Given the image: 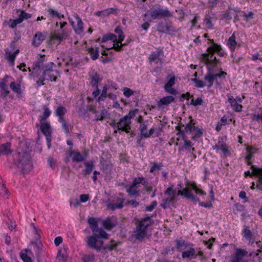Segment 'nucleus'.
<instances>
[{
  "mask_svg": "<svg viewBox=\"0 0 262 262\" xmlns=\"http://www.w3.org/2000/svg\"><path fill=\"white\" fill-rule=\"evenodd\" d=\"M153 222L151 217L149 216L137 221L136 230L134 231L133 234L135 238L138 240H142L147 234V228L150 226Z\"/></svg>",
  "mask_w": 262,
  "mask_h": 262,
  "instance_id": "1",
  "label": "nucleus"
},
{
  "mask_svg": "<svg viewBox=\"0 0 262 262\" xmlns=\"http://www.w3.org/2000/svg\"><path fill=\"white\" fill-rule=\"evenodd\" d=\"M86 244L88 246L97 251H100L101 249L112 250L117 246L116 243H112L111 245L103 246V242L102 240L99 239L95 235L88 237Z\"/></svg>",
  "mask_w": 262,
  "mask_h": 262,
  "instance_id": "2",
  "label": "nucleus"
},
{
  "mask_svg": "<svg viewBox=\"0 0 262 262\" xmlns=\"http://www.w3.org/2000/svg\"><path fill=\"white\" fill-rule=\"evenodd\" d=\"M18 156L17 167L20 168L24 173L30 171L32 169L30 155L28 152H19Z\"/></svg>",
  "mask_w": 262,
  "mask_h": 262,
  "instance_id": "3",
  "label": "nucleus"
},
{
  "mask_svg": "<svg viewBox=\"0 0 262 262\" xmlns=\"http://www.w3.org/2000/svg\"><path fill=\"white\" fill-rule=\"evenodd\" d=\"M149 15L153 19H155L160 18L170 17L172 16V13L169 11L168 9L158 7L151 10L149 12Z\"/></svg>",
  "mask_w": 262,
  "mask_h": 262,
  "instance_id": "4",
  "label": "nucleus"
},
{
  "mask_svg": "<svg viewBox=\"0 0 262 262\" xmlns=\"http://www.w3.org/2000/svg\"><path fill=\"white\" fill-rule=\"evenodd\" d=\"M157 31L160 33L171 34L177 31L171 22L169 21L165 24L161 22L157 26Z\"/></svg>",
  "mask_w": 262,
  "mask_h": 262,
  "instance_id": "5",
  "label": "nucleus"
},
{
  "mask_svg": "<svg viewBox=\"0 0 262 262\" xmlns=\"http://www.w3.org/2000/svg\"><path fill=\"white\" fill-rule=\"evenodd\" d=\"M74 17L77 20V25L75 26L74 25V21H73L70 18H69V21L71 23V25L72 26L73 28L75 31V33L77 34H80L82 33L83 31V24L82 23L81 19L80 18V17L77 14L75 13L74 14Z\"/></svg>",
  "mask_w": 262,
  "mask_h": 262,
  "instance_id": "6",
  "label": "nucleus"
},
{
  "mask_svg": "<svg viewBox=\"0 0 262 262\" xmlns=\"http://www.w3.org/2000/svg\"><path fill=\"white\" fill-rule=\"evenodd\" d=\"M130 124L131 121L127 119V116H124L117 123V129L128 133L129 129L130 128Z\"/></svg>",
  "mask_w": 262,
  "mask_h": 262,
  "instance_id": "7",
  "label": "nucleus"
},
{
  "mask_svg": "<svg viewBox=\"0 0 262 262\" xmlns=\"http://www.w3.org/2000/svg\"><path fill=\"white\" fill-rule=\"evenodd\" d=\"M251 169L252 170L254 176L258 178V183L257 184L256 187L262 190V168H258L255 165H252Z\"/></svg>",
  "mask_w": 262,
  "mask_h": 262,
  "instance_id": "8",
  "label": "nucleus"
},
{
  "mask_svg": "<svg viewBox=\"0 0 262 262\" xmlns=\"http://www.w3.org/2000/svg\"><path fill=\"white\" fill-rule=\"evenodd\" d=\"M70 31L64 28L61 32L54 33L52 35V39H55L61 42L62 40L67 39L70 34Z\"/></svg>",
  "mask_w": 262,
  "mask_h": 262,
  "instance_id": "9",
  "label": "nucleus"
},
{
  "mask_svg": "<svg viewBox=\"0 0 262 262\" xmlns=\"http://www.w3.org/2000/svg\"><path fill=\"white\" fill-rule=\"evenodd\" d=\"M175 84V76H173L171 77L170 79L167 81V82L164 85V89L166 92L167 93L172 94V95H176L177 93V91L173 88H172V86Z\"/></svg>",
  "mask_w": 262,
  "mask_h": 262,
  "instance_id": "10",
  "label": "nucleus"
},
{
  "mask_svg": "<svg viewBox=\"0 0 262 262\" xmlns=\"http://www.w3.org/2000/svg\"><path fill=\"white\" fill-rule=\"evenodd\" d=\"M117 224V218L115 216L107 218L103 221V226L107 230H111Z\"/></svg>",
  "mask_w": 262,
  "mask_h": 262,
  "instance_id": "11",
  "label": "nucleus"
},
{
  "mask_svg": "<svg viewBox=\"0 0 262 262\" xmlns=\"http://www.w3.org/2000/svg\"><path fill=\"white\" fill-rule=\"evenodd\" d=\"M175 98L172 96L163 97L158 102V107L164 108V106H167L172 102H174Z\"/></svg>",
  "mask_w": 262,
  "mask_h": 262,
  "instance_id": "12",
  "label": "nucleus"
},
{
  "mask_svg": "<svg viewBox=\"0 0 262 262\" xmlns=\"http://www.w3.org/2000/svg\"><path fill=\"white\" fill-rule=\"evenodd\" d=\"M40 129L42 133L46 136V138L51 137V127L49 122H40Z\"/></svg>",
  "mask_w": 262,
  "mask_h": 262,
  "instance_id": "13",
  "label": "nucleus"
},
{
  "mask_svg": "<svg viewBox=\"0 0 262 262\" xmlns=\"http://www.w3.org/2000/svg\"><path fill=\"white\" fill-rule=\"evenodd\" d=\"M163 53V51L161 49H158L156 52H152L149 56L148 59L150 63L155 62L156 63L161 62L160 55Z\"/></svg>",
  "mask_w": 262,
  "mask_h": 262,
  "instance_id": "14",
  "label": "nucleus"
},
{
  "mask_svg": "<svg viewBox=\"0 0 262 262\" xmlns=\"http://www.w3.org/2000/svg\"><path fill=\"white\" fill-rule=\"evenodd\" d=\"M236 251L235 255L232 258V262H239L248 253L245 250L239 248L236 249Z\"/></svg>",
  "mask_w": 262,
  "mask_h": 262,
  "instance_id": "15",
  "label": "nucleus"
},
{
  "mask_svg": "<svg viewBox=\"0 0 262 262\" xmlns=\"http://www.w3.org/2000/svg\"><path fill=\"white\" fill-rule=\"evenodd\" d=\"M228 102L230 103L233 110L236 112H240L242 111L243 106L237 102V100L234 99V97L230 96L228 98Z\"/></svg>",
  "mask_w": 262,
  "mask_h": 262,
  "instance_id": "16",
  "label": "nucleus"
},
{
  "mask_svg": "<svg viewBox=\"0 0 262 262\" xmlns=\"http://www.w3.org/2000/svg\"><path fill=\"white\" fill-rule=\"evenodd\" d=\"M12 151L11 149V144L10 142H7L0 146V155H6L11 154Z\"/></svg>",
  "mask_w": 262,
  "mask_h": 262,
  "instance_id": "17",
  "label": "nucleus"
},
{
  "mask_svg": "<svg viewBox=\"0 0 262 262\" xmlns=\"http://www.w3.org/2000/svg\"><path fill=\"white\" fill-rule=\"evenodd\" d=\"M55 66H56L55 63L53 62H49L47 63L46 64L44 65L42 68L43 70L42 75L44 76H46L48 73L53 74V68L55 67ZM51 75L52 76H53V74Z\"/></svg>",
  "mask_w": 262,
  "mask_h": 262,
  "instance_id": "18",
  "label": "nucleus"
},
{
  "mask_svg": "<svg viewBox=\"0 0 262 262\" xmlns=\"http://www.w3.org/2000/svg\"><path fill=\"white\" fill-rule=\"evenodd\" d=\"M45 36L41 32H37L33 37L32 45L34 46L38 47L45 40Z\"/></svg>",
  "mask_w": 262,
  "mask_h": 262,
  "instance_id": "19",
  "label": "nucleus"
},
{
  "mask_svg": "<svg viewBox=\"0 0 262 262\" xmlns=\"http://www.w3.org/2000/svg\"><path fill=\"white\" fill-rule=\"evenodd\" d=\"M137 186L132 184L126 190L129 195L133 197L139 196L140 194L139 191L137 189Z\"/></svg>",
  "mask_w": 262,
  "mask_h": 262,
  "instance_id": "20",
  "label": "nucleus"
},
{
  "mask_svg": "<svg viewBox=\"0 0 262 262\" xmlns=\"http://www.w3.org/2000/svg\"><path fill=\"white\" fill-rule=\"evenodd\" d=\"M69 155L70 156H73L72 161L73 162H80L84 160V157L80 152L71 150L69 152Z\"/></svg>",
  "mask_w": 262,
  "mask_h": 262,
  "instance_id": "21",
  "label": "nucleus"
},
{
  "mask_svg": "<svg viewBox=\"0 0 262 262\" xmlns=\"http://www.w3.org/2000/svg\"><path fill=\"white\" fill-rule=\"evenodd\" d=\"M43 109V112L42 115L39 117V121L41 122L42 121L46 120L51 115V112L47 105H44L42 107Z\"/></svg>",
  "mask_w": 262,
  "mask_h": 262,
  "instance_id": "22",
  "label": "nucleus"
},
{
  "mask_svg": "<svg viewBox=\"0 0 262 262\" xmlns=\"http://www.w3.org/2000/svg\"><path fill=\"white\" fill-rule=\"evenodd\" d=\"M88 224L93 232H97L98 231V222L94 217H90L88 220Z\"/></svg>",
  "mask_w": 262,
  "mask_h": 262,
  "instance_id": "23",
  "label": "nucleus"
},
{
  "mask_svg": "<svg viewBox=\"0 0 262 262\" xmlns=\"http://www.w3.org/2000/svg\"><path fill=\"white\" fill-rule=\"evenodd\" d=\"M212 45L208 48V52L210 53H214L215 52H219L222 48L220 45L214 43L213 39H209Z\"/></svg>",
  "mask_w": 262,
  "mask_h": 262,
  "instance_id": "24",
  "label": "nucleus"
},
{
  "mask_svg": "<svg viewBox=\"0 0 262 262\" xmlns=\"http://www.w3.org/2000/svg\"><path fill=\"white\" fill-rule=\"evenodd\" d=\"M174 199V196H171L166 199H163L162 203L160 204L161 207L164 209L169 207V204L172 203Z\"/></svg>",
  "mask_w": 262,
  "mask_h": 262,
  "instance_id": "25",
  "label": "nucleus"
},
{
  "mask_svg": "<svg viewBox=\"0 0 262 262\" xmlns=\"http://www.w3.org/2000/svg\"><path fill=\"white\" fill-rule=\"evenodd\" d=\"M90 57L93 60H96L99 55V49L98 47L91 48L89 49Z\"/></svg>",
  "mask_w": 262,
  "mask_h": 262,
  "instance_id": "26",
  "label": "nucleus"
},
{
  "mask_svg": "<svg viewBox=\"0 0 262 262\" xmlns=\"http://www.w3.org/2000/svg\"><path fill=\"white\" fill-rule=\"evenodd\" d=\"M227 45L231 51L235 50L237 42L235 41V36L234 33L229 38Z\"/></svg>",
  "mask_w": 262,
  "mask_h": 262,
  "instance_id": "27",
  "label": "nucleus"
},
{
  "mask_svg": "<svg viewBox=\"0 0 262 262\" xmlns=\"http://www.w3.org/2000/svg\"><path fill=\"white\" fill-rule=\"evenodd\" d=\"M55 113V115L58 117L59 121L60 119H64L63 116L67 113V109L62 106H60L56 108Z\"/></svg>",
  "mask_w": 262,
  "mask_h": 262,
  "instance_id": "28",
  "label": "nucleus"
},
{
  "mask_svg": "<svg viewBox=\"0 0 262 262\" xmlns=\"http://www.w3.org/2000/svg\"><path fill=\"white\" fill-rule=\"evenodd\" d=\"M107 40H112L113 42L116 43L117 42V37L112 33L104 35L102 38V42H104Z\"/></svg>",
  "mask_w": 262,
  "mask_h": 262,
  "instance_id": "29",
  "label": "nucleus"
},
{
  "mask_svg": "<svg viewBox=\"0 0 262 262\" xmlns=\"http://www.w3.org/2000/svg\"><path fill=\"white\" fill-rule=\"evenodd\" d=\"M85 168L84 170V174L85 175L89 174L92 171L94 165L93 161L86 162L84 163Z\"/></svg>",
  "mask_w": 262,
  "mask_h": 262,
  "instance_id": "30",
  "label": "nucleus"
},
{
  "mask_svg": "<svg viewBox=\"0 0 262 262\" xmlns=\"http://www.w3.org/2000/svg\"><path fill=\"white\" fill-rule=\"evenodd\" d=\"M212 17L211 16L210 14H206L204 19V23L205 26L208 29H212L213 26V24L212 21Z\"/></svg>",
  "mask_w": 262,
  "mask_h": 262,
  "instance_id": "31",
  "label": "nucleus"
},
{
  "mask_svg": "<svg viewBox=\"0 0 262 262\" xmlns=\"http://www.w3.org/2000/svg\"><path fill=\"white\" fill-rule=\"evenodd\" d=\"M195 250L194 248H190L189 250L184 251L182 253V257L183 258H190L195 254Z\"/></svg>",
  "mask_w": 262,
  "mask_h": 262,
  "instance_id": "32",
  "label": "nucleus"
},
{
  "mask_svg": "<svg viewBox=\"0 0 262 262\" xmlns=\"http://www.w3.org/2000/svg\"><path fill=\"white\" fill-rule=\"evenodd\" d=\"M243 236L247 239L250 241L253 235L249 227L248 226H244L243 231Z\"/></svg>",
  "mask_w": 262,
  "mask_h": 262,
  "instance_id": "33",
  "label": "nucleus"
},
{
  "mask_svg": "<svg viewBox=\"0 0 262 262\" xmlns=\"http://www.w3.org/2000/svg\"><path fill=\"white\" fill-rule=\"evenodd\" d=\"M246 150L248 152V154L246 156L245 159L246 160L248 165H250L251 164L250 160L252 158V157H253V148L252 147L248 146L246 148Z\"/></svg>",
  "mask_w": 262,
  "mask_h": 262,
  "instance_id": "34",
  "label": "nucleus"
},
{
  "mask_svg": "<svg viewBox=\"0 0 262 262\" xmlns=\"http://www.w3.org/2000/svg\"><path fill=\"white\" fill-rule=\"evenodd\" d=\"M204 79L208 82L207 86L210 88L213 84V79L212 76L211 75V71L209 70L207 74L205 76Z\"/></svg>",
  "mask_w": 262,
  "mask_h": 262,
  "instance_id": "35",
  "label": "nucleus"
},
{
  "mask_svg": "<svg viewBox=\"0 0 262 262\" xmlns=\"http://www.w3.org/2000/svg\"><path fill=\"white\" fill-rule=\"evenodd\" d=\"M124 199H122L121 202L119 203H113V204H108L107 205V207L108 209L114 210L116 209H121L123 208V201Z\"/></svg>",
  "mask_w": 262,
  "mask_h": 262,
  "instance_id": "36",
  "label": "nucleus"
},
{
  "mask_svg": "<svg viewBox=\"0 0 262 262\" xmlns=\"http://www.w3.org/2000/svg\"><path fill=\"white\" fill-rule=\"evenodd\" d=\"M101 81V79L97 73H95L91 76V83L93 86H98V84Z\"/></svg>",
  "mask_w": 262,
  "mask_h": 262,
  "instance_id": "37",
  "label": "nucleus"
},
{
  "mask_svg": "<svg viewBox=\"0 0 262 262\" xmlns=\"http://www.w3.org/2000/svg\"><path fill=\"white\" fill-rule=\"evenodd\" d=\"M45 58H46L45 55L40 56L38 60L36 61L34 63L35 68H43V67L44 66L43 63L46 60Z\"/></svg>",
  "mask_w": 262,
  "mask_h": 262,
  "instance_id": "38",
  "label": "nucleus"
},
{
  "mask_svg": "<svg viewBox=\"0 0 262 262\" xmlns=\"http://www.w3.org/2000/svg\"><path fill=\"white\" fill-rule=\"evenodd\" d=\"M67 259V256L64 251H59L58 252L56 260L57 262H66Z\"/></svg>",
  "mask_w": 262,
  "mask_h": 262,
  "instance_id": "39",
  "label": "nucleus"
},
{
  "mask_svg": "<svg viewBox=\"0 0 262 262\" xmlns=\"http://www.w3.org/2000/svg\"><path fill=\"white\" fill-rule=\"evenodd\" d=\"M21 23H22V20L17 18L15 19H10L8 22V25L10 28L13 29L17 25Z\"/></svg>",
  "mask_w": 262,
  "mask_h": 262,
  "instance_id": "40",
  "label": "nucleus"
},
{
  "mask_svg": "<svg viewBox=\"0 0 262 262\" xmlns=\"http://www.w3.org/2000/svg\"><path fill=\"white\" fill-rule=\"evenodd\" d=\"M10 87L14 92L17 94L21 93L20 84H16L14 81H13L10 83Z\"/></svg>",
  "mask_w": 262,
  "mask_h": 262,
  "instance_id": "41",
  "label": "nucleus"
},
{
  "mask_svg": "<svg viewBox=\"0 0 262 262\" xmlns=\"http://www.w3.org/2000/svg\"><path fill=\"white\" fill-rule=\"evenodd\" d=\"M114 10H115L113 8H110V9H105L103 11H96V12H95V15H96L98 16H101L102 15H108L109 14L113 13Z\"/></svg>",
  "mask_w": 262,
  "mask_h": 262,
  "instance_id": "42",
  "label": "nucleus"
},
{
  "mask_svg": "<svg viewBox=\"0 0 262 262\" xmlns=\"http://www.w3.org/2000/svg\"><path fill=\"white\" fill-rule=\"evenodd\" d=\"M148 122L147 121L143 122L140 126V136L141 138H144V135L147 132H145L147 128Z\"/></svg>",
  "mask_w": 262,
  "mask_h": 262,
  "instance_id": "43",
  "label": "nucleus"
},
{
  "mask_svg": "<svg viewBox=\"0 0 262 262\" xmlns=\"http://www.w3.org/2000/svg\"><path fill=\"white\" fill-rule=\"evenodd\" d=\"M176 248L178 249H180L183 247L187 248L188 247V244L184 240L181 241L179 239L176 240Z\"/></svg>",
  "mask_w": 262,
  "mask_h": 262,
  "instance_id": "44",
  "label": "nucleus"
},
{
  "mask_svg": "<svg viewBox=\"0 0 262 262\" xmlns=\"http://www.w3.org/2000/svg\"><path fill=\"white\" fill-rule=\"evenodd\" d=\"M146 183V181L143 177H137L134 178L132 184L135 186H137L139 184H142L143 185Z\"/></svg>",
  "mask_w": 262,
  "mask_h": 262,
  "instance_id": "45",
  "label": "nucleus"
},
{
  "mask_svg": "<svg viewBox=\"0 0 262 262\" xmlns=\"http://www.w3.org/2000/svg\"><path fill=\"white\" fill-rule=\"evenodd\" d=\"M62 124V127L65 133L68 135L69 133V125L67 123L64 119H60L58 121Z\"/></svg>",
  "mask_w": 262,
  "mask_h": 262,
  "instance_id": "46",
  "label": "nucleus"
},
{
  "mask_svg": "<svg viewBox=\"0 0 262 262\" xmlns=\"http://www.w3.org/2000/svg\"><path fill=\"white\" fill-rule=\"evenodd\" d=\"M32 15L29 13L25 12L24 11H21L20 14L18 15V19L22 20V22L25 20L28 19L31 17Z\"/></svg>",
  "mask_w": 262,
  "mask_h": 262,
  "instance_id": "47",
  "label": "nucleus"
},
{
  "mask_svg": "<svg viewBox=\"0 0 262 262\" xmlns=\"http://www.w3.org/2000/svg\"><path fill=\"white\" fill-rule=\"evenodd\" d=\"M53 74H52L53 75V76L51 75L52 74L48 73L47 75L46 76H44V77L46 78V79L47 80H51V81H56V79H57V76H56L57 71L55 70H53Z\"/></svg>",
  "mask_w": 262,
  "mask_h": 262,
  "instance_id": "48",
  "label": "nucleus"
},
{
  "mask_svg": "<svg viewBox=\"0 0 262 262\" xmlns=\"http://www.w3.org/2000/svg\"><path fill=\"white\" fill-rule=\"evenodd\" d=\"M219 144H220V149H221L225 155H227L229 153L228 147L226 143L219 142Z\"/></svg>",
  "mask_w": 262,
  "mask_h": 262,
  "instance_id": "49",
  "label": "nucleus"
},
{
  "mask_svg": "<svg viewBox=\"0 0 262 262\" xmlns=\"http://www.w3.org/2000/svg\"><path fill=\"white\" fill-rule=\"evenodd\" d=\"M98 234H95L94 235L96 236V237L99 239L100 238H107V234L106 232L104 231L102 229H98Z\"/></svg>",
  "mask_w": 262,
  "mask_h": 262,
  "instance_id": "50",
  "label": "nucleus"
},
{
  "mask_svg": "<svg viewBox=\"0 0 262 262\" xmlns=\"http://www.w3.org/2000/svg\"><path fill=\"white\" fill-rule=\"evenodd\" d=\"M195 123L194 122V121L191 119L188 123L186 124L184 131L186 132H192V128L194 126L193 125Z\"/></svg>",
  "mask_w": 262,
  "mask_h": 262,
  "instance_id": "51",
  "label": "nucleus"
},
{
  "mask_svg": "<svg viewBox=\"0 0 262 262\" xmlns=\"http://www.w3.org/2000/svg\"><path fill=\"white\" fill-rule=\"evenodd\" d=\"M192 81L195 83V86L198 88H203L205 86V84L204 81L201 80H199L196 78L192 79Z\"/></svg>",
  "mask_w": 262,
  "mask_h": 262,
  "instance_id": "52",
  "label": "nucleus"
},
{
  "mask_svg": "<svg viewBox=\"0 0 262 262\" xmlns=\"http://www.w3.org/2000/svg\"><path fill=\"white\" fill-rule=\"evenodd\" d=\"M120 45H118L117 43L113 44V46L111 48H108V49H114L116 51H120L122 50V46L127 45V43H120Z\"/></svg>",
  "mask_w": 262,
  "mask_h": 262,
  "instance_id": "53",
  "label": "nucleus"
},
{
  "mask_svg": "<svg viewBox=\"0 0 262 262\" xmlns=\"http://www.w3.org/2000/svg\"><path fill=\"white\" fill-rule=\"evenodd\" d=\"M162 166V163H160L159 164H158L156 162H154L152 163V166L150 167L149 171L150 172L152 173L156 169L159 170Z\"/></svg>",
  "mask_w": 262,
  "mask_h": 262,
  "instance_id": "54",
  "label": "nucleus"
},
{
  "mask_svg": "<svg viewBox=\"0 0 262 262\" xmlns=\"http://www.w3.org/2000/svg\"><path fill=\"white\" fill-rule=\"evenodd\" d=\"M134 94V92L128 88H124L123 89V94L127 98Z\"/></svg>",
  "mask_w": 262,
  "mask_h": 262,
  "instance_id": "55",
  "label": "nucleus"
},
{
  "mask_svg": "<svg viewBox=\"0 0 262 262\" xmlns=\"http://www.w3.org/2000/svg\"><path fill=\"white\" fill-rule=\"evenodd\" d=\"M191 133H193L195 136L200 137L202 136L203 132L202 130L198 127L194 126L192 128V132Z\"/></svg>",
  "mask_w": 262,
  "mask_h": 262,
  "instance_id": "56",
  "label": "nucleus"
},
{
  "mask_svg": "<svg viewBox=\"0 0 262 262\" xmlns=\"http://www.w3.org/2000/svg\"><path fill=\"white\" fill-rule=\"evenodd\" d=\"M139 110L138 109H135L132 111H130L129 113L125 115V116L127 117V119L130 120L132 118H133L138 113Z\"/></svg>",
  "mask_w": 262,
  "mask_h": 262,
  "instance_id": "57",
  "label": "nucleus"
},
{
  "mask_svg": "<svg viewBox=\"0 0 262 262\" xmlns=\"http://www.w3.org/2000/svg\"><path fill=\"white\" fill-rule=\"evenodd\" d=\"M157 205V201H154L151 202L150 205L146 207L145 209L147 211H151L156 207Z\"/></svg>",
  "mask_w": 262,
  "mask_h": 262,
  "instance_id": "58",
  "label": "nucleus"
},
{
  "mask_svg": "<svg viewBox=\"0 0 262 262\" xmlns=\"http://www.w3.org/2000/svg\"><path fill=\"white\" fill-rule=\"evenodd\" d=\"M95 258V255L94 254H91L86 255L83 258V262H93Z\"/></svg>",
  "mask_w": 262,
  "mask_h": 262,
  "instance_id": "59",
  "label": "nucleus"
},
{
  "mask_svg": "<svg viewBox=\"0 0 262 262\" xmlns=\"http://www.w3.org/2000/svg\"><path fill=\"white\" fill-rule=\"evenodd\" d=\"M193 194L189 190L188 188H185L183 189V196L187 199H190Z\"/></svg>",
  "mask_w": 262,
  "mask_h": 262,
  "instance_id": "60",
  "label": "nucleus"
},
{
  "mask_svg": "<svg viewBox=\"0 0 262 262\" xmlns=\"http://www.w3.org/2000/svg\"><path fill=\"white\" fill-rule=\"evenodd\" d=\"M203 100L201 97H198L195 101L193 100H191V104L194 106L201 105L202 104Z\"/></svg>",
  "mask_w": 262,
  "mask_h": 262,
  "instance_id": "61",
  "label": "nucleus"
},
{
  "mask_svg": "<svg viewBox=\"0 0 262 262\" xmlns=\"http://www.w3.org/2000/svg\"><path fill=\"white\" fill-rule=\"evenodd\" d=\"M48 11L52 17L56 16L60 18L59 14L57 11H55L52 8H49Z\"/></svg>",
  "mask_w": 262,
  "mask_h": 262,
  "instance_id": "62",
  "label": "nucleus"
},
{
  "mask_svg": "<svg viewBox=\"0 0 262 262\" xmlns=\"http://www.w3.org/2000/svg\"><path fill=\"white\" fill-rule=\"evenodd\" d=\"M1 194L3 196H5L8 193V190L6 188V186L5 184H2L1 186Z\"/></svg>",
  "mask_w": 262,
  "mask_h": 262,
  "instance_id": "63",
  "label": "nucleus"
},
{
  "mask_svg": "<svg viewBox=\"0 0 262 262\" xmlns=\"http://www.w3.org/2000/svg\"><path fill=\"white\" fill-rule=\"evenodd\" d=\"M20 257L24 262H32L31 258L26 253H21Z\"/></svg>",
  "mask_w": 262,
  "mask_h": 262,
  "instance_id": "64",
  "label": "nucleus"
}]
</instances>
